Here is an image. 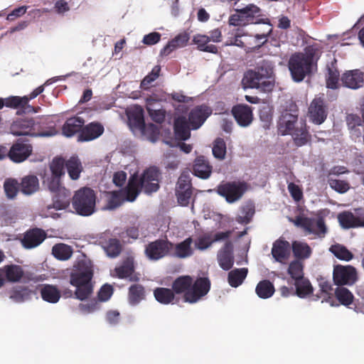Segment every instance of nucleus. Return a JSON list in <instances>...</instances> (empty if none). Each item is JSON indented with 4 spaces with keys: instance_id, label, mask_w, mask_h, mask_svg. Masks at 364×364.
<instances>
[{
    "instance_id": "f257e3e1",
    "label": "nucleus",
    "mask_w": 364,
    "mask_h": 364,
    "mask_svg": "<svg viewBox=\"0 0 364 364\" xmlns=\"http://www.w3.org/2000/svg\"><path fill=\"white\" fill-rule=\"evenodd\" d=\"M211 282L208 277H198L195 281L189 275L180 276L172 283L171 289L157 287L154 290L156 300L161 304L173 303L176 294H183V300L196 304L208 294Z\"/></svg>"
},
{
    "instance_id": "f03ea898",
    "label": "nucleus",
    "mask_w": 364,
    "mask_h": 364,
    "mask_svg": "<svg viewBox=\"0 0 364 364\" xmlns=\"http://www.w3.org/2000/svg\"><path fill=\"white\" fill-rule=\"evenodd\" d=\"M272 73L273 68L271 63L263 60L255 70L245 72L242 83L247 88H255L264 92H270L274 85Z\"/></svg>"
},
{
    "instance_id": "7ed1b4c3",
    "label": "nucleus",
    "mask_w": 364,
    "mask_h": 364,
    "mask_svg": "<svg viewBox=\"0 0 364 364\" xmlns=\"http://www.w3.org/2000/svg\"><path fill=\"white\" fill-rule=\"evenodd\" d=\"M316 49L307 47L304 53H295L291 55L288 62V68L294 82H299L311 75L316 63H314Z\"/></svg>"
},
{
    "instance_id": "20e7f679",
    "label": "nucleus",
    "mask_w": 364,
    "mask_h": 364,
    "mask_svg": "<svg viewBox=\"0 0 364 364\" xmlns=\"http://www.w3.org/2000/svg\"><path fill=\"white\" fill-rule=\"evenodd\" d=\"M46 118L33 119L19 118L14 120L10 126V132L14 136H51L56 132L54 127L46 129Z\"/></svg>"
},
{
    "instance_id": "39448f33",
    "label": "nucleus",
    "mask_w": 364,
    "mask_h": 364,
    "mask_svg": "<svg viewBox=\"0 0 364 364\" xmlns=\"http://www.w3.org/2000/svg\"><path fill=\"white\" fill-rule=\"evenodd\" d=\"M279 132L282 135H291L295 145L302 146L306 144L311 140L306 120L301 119L299 121L285 120L279 119L277 122Z\"/></svg>"
},
{
    "instance_id": "423d86ee",
    "label": "nucleus",
    "mask_w": 364,
    "mask_h": 364,
    "mask_svg": "<svg viewBox=\"0 0 364 364\" xmlns=\"http://www.w3.org/2000/svg\"><path fill=\"white\" fill-rule=\"evenodd\" d=\"M97 195L93 189L82 187L72 197V205L75 213L81 216H90L96 211Z\"/></svg>"
},
{
    "instance_id": "0eeeda50",
    "label": "nucleus",
    "mask_w": 364,
    "mask_h": 364,
    "mask_svg": "<svg viewBox=\"0 0 364 364\" xmlns=\"http://www.w3.org/2000/svg\"><path fill=\"white\" fill-rule=\"evenodd\" d=\"M92 276V270L89 267H84L71 273L70 283L76 287L75 294L77 299L82 301L91 295L92 293L91 283Z\"/></svg>"
},
{
    "instance_id": "6e6552de",
    "label": "nucleus",
    "mask_w": 364,
    "mask_h": 364,
    "mask_svg": "<svg viewBox=\"0 0 364 364\" xmlns=\"http://www.w3.org/2000/svg\"><path fill=\"white\" fill-rule=\"evenodd\" d=\"M260 9L255 4H249L241 9H236V13L230 16L228 23L233 26H244L250 23H266L259 18Z\"/></svg>"
},
{
    "instance_id": "1a4fd4ad",
    "label": "nucleus",
    "mask_w": 364,
    "mask_h": 364,
    "mask_svg": "<svg viewBox=\"0 0 364 364\" xmlns=\"http://www.w3.org/2000/svg\"><path fill=\"white\" fill-rule=\"evenodd\" d=\"M248 188L245 181L223 182L217 186L216 192L229 203L239 200Z\"/></svg>"
},
{
    "instance_id": "9d476101",
    "label": "nucleus",
    "mask_w": 364,
    "mask_h": 364,
    "mask_svg": "<svg viewBox=\"0 0 364 364\" xmlns=\"http://www.w3.org/2000/svg\"><path fill=\"white\" fill-rule=\"evenodd\" d=\"M296 227L301 228L309 234H314L319 237H323L327 232L324 219L322 218H311L297 215L294 219H290Z\"/></svg>"
},
{
    "instance_id": "9b49d317",
    "label": "nucleus",
    "mask_w": 364,
    "mask_h": 364,
    "mask_svg": "<svg viewBox=\"0 0 364 364\" xmlns=\"http://www.w3.org/2000/svg\"><path fill=\"white\" fill-rule=\"evenodd\" d=\"M173 250V243L166 237L149 242L144 248V255L151 261H158L168 255Z\"/></svg>"
},
{
    "instance_id": "f8f14e48",
    "label": "nucleus",
    "mask_w": 364,
    "mask_h": 364,
    "mask_svg": "<svg viewBox=\"0 0 364 364\" xmlns=\"http://www.w3.org/2000/svg\"><path fill=\"white\" fill-rule=\"evenodd\" d=\"M44 90L43 85H41L36 88L29 95L23 97L19 96H10L4 98L5 107L11 109L21 108L25 112H37L40 107H34L28 105L30 100L36 98L38 95L41 94Z\"/></svg>"
},
{
    "instance_id": "ddd939ff",
    "label": "nucleus",
    "mask_w": 364,
    "mask_h": 364,
    "mask_svg": "<svg viewBox=\"0 0 364 364\" xmlns=\"http://www.w3.org/2000/svg\"><path fill=\"white\" fill-rule=\"evenodd\" d=\"M358 279L357 271L351 265H335L333 271V280L336 285H352Z\"/></svg>"
},
{
    "instance_id": "4468645a",
    "label": "nucleus",
    "mask_w": 364,
    "mask_h": 364,
    "mask_svg": "<svg viewBox=\"0 0 364 364\" xmlns=\"http://www.w3.org/2000/svg\"><path fill=\"white\" fill-rule=\"evenodd\" d=\"M160 172L156 167L146 169L139 177L143 191L146 193L156 192L159 188Z\"/></svg>"
},
{
    "instance_id": "2eb2a0df",
    "label": "nucleus",
    "mask_w": 364,
    "mask_h": 364,
    "mask_svg": "<svg viewBox=\"0 0 364 364\" xmlns=\"http://www.w3.org/2000/svg\"><path fill=\"white\" fill-rule=\"evenodd\" d=\"M31 144L17 140L9 149V159L14 163H21L26 161L32 154Z\"/></svg>"
},
{
    "instance_id": "dca6fc26",
    "label": "nucleus",
    "mask_w": 364,
    "mask_h": 364,
    "mask_svg": "<svg viewBox=\"0 0 364 364\" xmlns=\"http://www.w3.org/2000/svg\"><path fill=\"white\" fill-rule=\"evenodd\" d=\"M327 114V107L323 99H314L309 107V117L311 121L316 124H321L326 120Z\"/></svg>"
},
{
    "instance_id": "f3484780",
    "label": "nucleus",
    "mask_w": 364,
    "mask_h": 364,
    "mask_svg": "<svg viewBox=\"0 0 364 364\" xmlns=\"http://www.w3.org/2000/svg\"><path fill=\"white\" fill-rule=\"evenodd\" d=\"M46 238V232L42 229L35 228L26 231L21 239V244L26 249H32L40 245Z\"/></svg>"
},
{
    "instance_id": "a211bd4d",
    "label": "nucleus",
    "mask_w": 364,
    "mask_h": 364,
    "mask_svg": "<svg viewBox=\"0 0 364 364\" xmlns=\"http://www.w3.org/2000/svg\"><path fill=\"white\" fill-rule=\"evenodd\" d=\"M232 114L240 127H248L253 120L252 108L247 105H235L232 109Z\"/></svg>"
},
{
    "instance_id": "6ab92c4d",
    "label": "nucleus",
    "mask_w": 364,
    "mask_h": 364,
    "mask_svg": "<svg viewBox=\"0 0 364 364\" xmlns=\"http://www.w3.org/2000/svg\"><path fill=\"white\" fill-rule=\"evenodd\" d=\"M52 205L46 206L48 211L51 208L57 210H65L69 207L70 201H72L71 193L70 190L66 188L60 189L59 191L53 193L52 196Z\"/></svg>"
},
{
    "instance_id": "aec40b11",
    "label": "nucleus",
    "mask_w": 364,
    "mask_h": 364,
    "mask_svg": "<svg viewBox=\"0 0 364 364\" xmlns=\"http://www.w3.org/2000/svg\"><path fill=\"white\" fill-rule=\"evenodd\" d=\"M233 248L232 242L228 240L218 251V262L223 270H230L234 264Z\"/></svg>"
},
{
    "instance_id": "412c9836",
    "label": "nucleus",
    "mask_w": 364,
    "mask_h": 364,
    "mask_svg": "<svg viewBox=\"0 0 364 364\" xmlns=\"http://www.w3.org/2000/svg\"><path fill=\"white\" fill-rule=\"evenodd\" d=\"M104 127L97 122H90L83 126V129L77 136L79 141H89L100 136L104 132Z\"/></svg>"
},
{
    "instance_id": "4be33fe9",
    "label": "nucleus",
    "mask_w": 364,
    "mask_h": 364,
    "mask_svg": "<svg viewBox=\"0 0 364 364\" xmlns=\"http://www.w3.org/2000/svg\"><path fill=\"white\" fill-rule=\"evenodd\" d=\"M207 106L200 105L193 108L188 114V122L193 129H198L210 114Z\"/></svg>"
},
{
    "instance_id": "5701e85b",
    "label": "nucleus",
    "mask_w": 364,
    "mask_h": 364,
    "mask_svg": "<svg viewBox=\"0 0 364 364\" xmlns=\"http://www.w3.org/2000/svg\"><path fill=\"white\" fill-rule=\"evenodd\" d=\"M213 171V166L204 156L196 158L193 166V174L202 179H208Z\"/></svg>"
},
{
    "instance_id": "b1692460",
    "label": "nucleus",
    "mask_w": 364,
    "mask_h": 364,
    "mask_svg": "<svg viewBox=\"0 0 364 364\" xmlns=\"http://www.w3.org/2000/svg\"><path fill=\"white\" fill-rule=\"evenodd\" d=\"M271 252L277 262L285 263L290 255V245L286 240L278 239L274 242Z\"/></svg>"
},
{
    "instance_id": "393cba45",
    "label": "nucleus",
    "mask_w": 364,
    "mask_h": 364,
    "mask_svg": "<svg viewBox=\"0 0 364 364\" xmlns=\"http://www.w3.org/2000/svg\"><path fill=\"white\" fill-rule=\"evenodd\" d=\"M364 74L356 69L344 73L341 81L344 86L350 89H358L363 86Z\"/></svg>"
},
{
    "instance_id": "a878e982",
    "label": "nucleus",
    "mask_w": 364,
    "mask_h": 364,
    "mask_svg": "<svg viewBox=\"0 0 364 364\" xmlns=\"http://www.w3.org/2000/svg\"><path fill=\"white\" fill-rule=\"evenodd\" d=\"M0 270L3 272L6 281L8 282H20L23 278V269L18 264H6L1 267Z\"/></svg>"
},
{
    "instance_id": "bb28decb",
    "label": "nucleus",
    "mask_w": 364,
    "mask_h": 364,
    "mask_svg": "<svg viewBox=\"0 0 364 364\" xmlns=\"http://www.w3.org/2000/svg\"><path fill=\"white\" fill-rule=\"evenodd\" d=\"M84 124L85 119L82 117H70L65 121L62 127L63 134L68 137H71L77 133L80 134Z\"/></svg>"
},
{
    "instance_id": "cd10ccee",
    "label": "nucleus",
    "mask_w": 364,
    "mask_h": 364,
    "mask_svg": "<svg viewBox=\"0 0 364 364\" xmlns=\"http://www.w3.org/2000/svg\"><path fill=\"white\" fill-rule=\"evenodd\" d=\"M114 272L116 276L119 279L129 277L130 281L136 282L139 280L138 277H132V274L134 272V263L132 257H127L120 266L115 267Z\"/></svg>"
},
{
    "instance_id": "c85d7f7f",
    "label": "nucleus",
    "mask_w": 364,
    "mask_h": 364,
    "mask_svg": "<svg viewBox=\"0 0 364 364\" xmlns=\"http://www.w3.org/2000/svg\"><path fill=\"white\" fill-rule=\"evenodd\" d=\"M141 191L143 188L139 176L134 174L129 178L127 186L122 192L127 200L133 202Z\"/></svg>"
},
{
    "instance_id": "c756f323",
    "label": "nucleus",
    "mask_w": 364,
    "mask_h": 364,
    "mask_svg": "<svg viewBox=\"0 0 364 364\" xmlns=\"http://www.w3.org/2000/svg\"><path fill=\"white\" fill-rule=\"evenodd\" d=\"M40 294L42 299L50 304H56L61 297V291L55 285L45 284L41 286Z\"/></svg>"
},
{
    "instance_id": "7c9ffc66",
    "label": "nucleus",
    "mask_w": 364,
    "mask_h": 364,
    "mask_svg": "<svg viewBox=\"0 0 364 364\" xmlns=\"http://www.w3.org/2000/svg\"><path fill=\"white\" fill-rule=\"evenodd\" d=\"M189 122L185 117H178L174 120L173 129L178 139L185 141L190 138L191 131Z\"/></svg>"
},
{
    "instance_id": "2f4dec72",
    "label": "nucleus",
    "mask_w": 364,
    "mask_h": 364,
    "mask_svg": "<svg viewBox=\"0 0 364 364\" xmlns=\"http://www.w3.org/2000/svg\"><path fill=\"white\" fill-rule=\"evenodd\" d=\"M20 192L26 196H30L39 190V181L35 175L25 176L21 179Z\"/></svg>"
},
{
    "instance_id": "473e14b6",
    "label": "nucleus",
    "mask_w": 364,
    "mask_h": 364,
    "mask_svg": "<svg viewBox=\"0 0 364 364\" xmlns=\"http://www.w3.org/2000/svg\"><path fill=\"white\" fill-rule=\"evenodd\" d=\"M189 39L190 37L187 33H179L171 41H168L166 46L161 50V55L164 56L168 55L176 48L186 46Z\"/></svg>"
},
{
    "instance_id": "72a5a7b5",
    "label": "nucleus",
    "mask_w": 364,
    "mask_h": 364,
    "mask_svg": "<svg viewBox=\"0 0 364 364\" xmlns=\"http://www.w3.org/2000/svg\"><path fill=\"white\" fill-rule=\"evenodd\" d=\"M146 291L141 284H132L128 289V301L132 306L138 305L146 299Z\"/></svg>"
},
{
    "instance_id": "f704fd0d",
    "label": "nucleus",
    "mask_w": 364,
    "mask_h": 364,
    "mask_svg": "<svg viewBox=\"0 0 364 364\" xmlns=\"http://www.w3.org/2000/svg\"><path fill=\"white\" fill-rule=\"evenodd\" d=\"M192 243V237H188L176 245L173 244L174 252L171 255L180 259L187 258L192 256L193 254V250L191 247Z\"/></svg>"
},
{
    "instance_id": "c9c22d12",
    "label": "nucleus",
    "mask_w": 364,
    "mask_h": 364,
    "mask_svg": "<svg viewBox=\"0 0 364 364\" xmlns=\"http://www.w3.org/2000/svg\"><path fill=\"white\" fill-rule=\"evenodd\" d=\"M65 167L67 169L69 177L72 180H77L83 170L82 163L77 156H71L67 161L65 160Z\"/></svg>"
},
{
    "instance_id": "e433bc0d",
    "label": "nucleus",
    "mask_w": 364,
    "mask_h": 364,
    "mask_svg": "<svg viewBox=\"0 0 364 364\" xmlns=\"http://www.w3.org/2000/svg\"><path fill=\"white\" fill-rule=\"evenodd\" d=\"M248 274V269L246 267L235 268L230 270L228 274V282L230 287L237 288L240 286Z\"/></svg>"
},
{
    "instance_id": "4c0bfd02",
    "label": "nucleus",
    "mask_w": 364,
    "mask_h": 364,
    "mask_svg": "<svg viewBox=\"0 0 364 364\" xmlns=\"http://www.w3.org/2000/svg\"><path fill=\"white\" fill-rule=\"evenodd\" d=\"M33 291L27 287H17L9 292V298L16 303H22L31 299Z\"/></svg>"
},
{
    "instance_id": "58836bf2",
    "label": "nucleus",
    "mask_w": 364,
    "mask_h": 364,
    "mask_svg": "<svg viewBox=\"0 0 364 364\" xmlns=\"http://www.w3.org/2000/svg\"><path fill=\"white\" fill-rule=\"evenodd\" d=\"M318 287L320 288V294L316 295V300L322 299L323 301H328L333 297V285L331 281L321 277L318 279Z\"/></svg>"
},
{
    "instance_id": "ea45409f",
    "label": "nucleus",
    "mask_w": 364,
    "mask_h": 364,
    "mask_svg": "<svg viewBox=\"0 0 364 364\" xmlns=\"http://www.w3.org/2000/svg\"><path fill=\"white\" fill-rule=\"evenodd\" d=\"M194 43L198 46V50L203 52H208L211 53H217L218 48L216 46L213 44H208L210 37L205 35H197L194 36Z\"/></svg>"
},
{
    "instance_id": "a19ab883",
    "label": "nucleus",
    "mask_w": 364,
    "mask_h": 364,
    "mask_svg": "<svg viewBox=\"0 0 364 364\" xmlns=\"http://www.w3.org/2000/svg\"><path fill=\"white\" fill-rule=\"evenodd\" d=\"M53 255L59 260H67L73 255V249L70 246L58 243L52 247Z\"/></svg>"
},
{
    "instance_id": "79ce46f5",
    "label": "nucleus",
    "mask_w": 364,
    "mask_h": 364,
    "mask_svg": "<svg viewBox=\"0 0 364 364\" xmlns=\"http://www.w3.org/2000/svg\"><path fill=\"white\" fill-rule=\"evenodd\" d=\"M334 294L338 301L343 306H348L353 302V294L343 286H338L336 288Z\"/></svg>"
},
{
    "instance_id": "37998d69",
    "label": "nucleus",
    "mask_w": 364,
    "mask_h": 364,
    "mask_svg": "<svg viewBox=\"0 0 364 364\" xmlns=\"http://www.w3.org/2000/svg\"><path fill=\"white\" fill-rule=\"evenodd\" d=\"M292 251L295 257L307 259L311 255V249L306 242L295 241L292 243Z\"/></svg>"
},
{
    "instance_id": "c03bdc74",
    "label": "nucleus",
    "mask_w": 364,
    "mask_h": 364,
    "mask_svg": "<svg viewBox=\"0 0 364 364\" xmlns=\"http://www.w3.org/2000/svg\"><path fill=\"white\" fill-rule=\"evenodd\" d=\"M255 291L259 298L268 299L273 295L274 287L269 280H262L257 284Z\"/></svg>"
},
{
    "instance_id": "a18cd8bd",
    "label": "nucleus",
    "mask_w": 364,
    "mask_h": 364,
    "mask_svg": "<svg viewBox=\"0 0 364 364\" xmlns=\"http://www.w3.org/2000/svg\"><path fill=\"white\" fill-rule=\"evenodd\" d=\"M296 294L300 298H304L313 293V287L309 279L301 278L294 282Z\"/></svg>"
},
{
    "instance_id": "49530a36",
    "label": "nucleus",
    "mask_w": 364,
    "mask_h": 364,
    "mask_svg": "<svg viewBox=\"0 0 364 364\" xmlns=\"http://www.w3.org/2000/svg\"><path fill=\"white\" fill-rule=\"evenodd\" d=\"M329 251L341 260L348 262L353 258V253L346 247L340 244L332 245L329 248Z\"/></svg>"
},
{
    "instance_id": "de8ad7c7",
    "label": "nucleus",
    "mask_w": 364,
    "mask_h": 364,
    "mask_svg": "<svg viewBox=\"0 0 364 364\" xmlns=\"http://www.w3.org/2000/svg\"><path fill=\"white\" fill-rule=\"evenodd\" d=\"M336 60L332 63L331 66L328 67V76L326 77V87L331 89L338 88L340 73L337 69Z\"/></svg>"
},
{
    "instance_id": "09e8293b",
    "label": "nucleus",
    "mask_w": 364,
    "mask_h": 364,
    "mask_svg": "<svg viewBox=\"0 0 364 364\" xmlns=\"http://www.w3.org/2000/svg\"><path fill=\"white\" fill-rule=\"evenodd\" d=\"M161 70V65H155L151 71L141 80L140 88L144 90H149L152 86V83L159 77Z\"/></svg>"
},
{
    "instance_id": "8fccbe9b",
    "label": "nucleus",
    "mask_w": 364,
    "mask_h": 364,
    "mask_svg": "<svg viewBox=\"0 0 364 364\" xmlns=\"http://www.w3.org/2000/svg\"><path fill=\"white\" fill-rule=\"evenodd\" d=\"M340 225L345 229L358 228L357 219L351 212L344 211L338 215Z\"/></svg>"
},
{
    "instance_id": "3c124183",
    "label": "nucleus",
    "mask_w": 364,
    "mask_h": 364,
    "mask_svg": "<svg viewBox=\"0 0 364 364\" xmlns=\"http://www.w3.org/2000/svg\"><path fill=\"white\" fill-rule=\"evenodd\" d=\"M122 191H112L108 193L107 207L108 209H114L120 206L125 197Z\"/></svg>"
},
{
    "instance_id": "603ef678",
    "label": "nucleus",
    "mask_w": 364,
    "mask_h": 364,
    "mask_svg": "<svg viewBox=\"0 0 364 364\" xmlns=\"http://www.w3.org/2000/svg\"><path fill=\"white\" fill-rule=\"evenodd\" d=\"M4 188L8 198H14L20 191V185L15 178H8L4 183Z\"/></svg>"
},
{
    "instance_id": "864d4df0",
    "label": "nucleus",
    "mask_w": 364,
    "mask_h": 364,
    "mask_svg": "<svg viewBox=\"0 0 364 364\" xmlns=\"http://www.w3.org/2000/svg\"><path fill=\"white\" fill-rule=\"evenodd\" d=\"M213 155L219 161L225 159L227 149L226 144L223 139L217 138L213 144Z\"/></svg>"
},
{
    "instance_id": "5fc2aeb1",
    "label": "nucleus",
    "mask_w": 364,
    "mask_h": 364,
    "mask_svg": "<svg viewBox=\"0 0 364 364\" xmlns=\"http://www.w3.org/2000/svg\"><path fill=\"white\" fill-rule=\"evenodd\" d=\"M288 274L294 280L304 278V265L298 260L292 261L288 268Z\"/></svg>"
},
{
    "instance_id": "6e6d98bb",
    "label": "nucleus",
    "mask_w": 364,
    "mask_h": 364,
    "mask_svg": "<svg viewBox=\"0 0 364 364\" xmlns=\"http://www.w3.org/2000/svg\"><path fill=\"white\" fill-rule=\"evenodd\" d=\"M65 159L62 157H55L50 164V169L52 176L61 177L64 176Z\"/></svg>"
},
{
    "instance_id": "4d7b16f0",
    "label": "nucleus",
    "mask_w": 364,
    "mask_h": 364,
    "mask_svg": "<svg viewBox=\"0 0 364 364\" xmlns=\"http://www.w3.org/2000/svg\"><path fill=\"white\" fill-rule=\"evenodd\" d=\"M122 245L118 239L113 238L109 240L107 245L105 247V250L110 257H117L122 252Z\"/></svg>"
},
{
    "instance_id": "13d9d810",
    "label": "nucleus",
    "mask_w": 364,
    "mask_h": 364,
    "mask_svg": "<svg viewBox=\"0 0 364 364\" xmlns=\"http://www.w3.org/2000/svg\"><path fill=\"white\" fill-rule=\"evenodd\" d=\"M129 119L132 120L137 128L142 129L146 124L144 118V110L141 107H136L129 114Z\"/></svg>"
},
{
    "instance_id": "bf43d9fd",
    "label": "nucleus",
    "mask_w": 364,
    "mask_h": 364,
    "mask_svg": "<svg viewBox=\"0 0 364 364\" xmlns=\"http://www.w3.org/2000/svg\"><path fill=\"white\" fill-rule=\"evenodd\" d=\"M241 212L242 215L236 218V221L240 224H248L255 214V207L247 205L242 208Z\"/></svg>"
},
{
    "instance_id": "052dcab7",
    "label": "nucleus",
    "mask_w": 364,
    "mask_h": 364,
    "mask_svg": "<svg viewBox=\"0 0 364 364\" xmlns=\"http://www.w3.org/2000/svg\"><path fill=\"white\" fill-rule=\"evenodd\" d=\"M192 183L190 174L188 171H183L180 175L176 187V191L192 190Z\"/></svg>"
},
{
    "instance_id": "680f3d73",
    "label": "nucleus",
    "mask_w": 364,
    "mask_h": 364,
    "mask_svg": "<svg viewBox=\"0 0 364 364\" xmlns=\"http://www.w3.org/2000/svg\"><path fill=\"white\" fill-rule=\"evenodd\" d=\"M60 178L55 176L50 175V176L46 177L43 180V184L47 188L53 193L59 191L61 188H65L61 186Z\"/></svg>"
},
{
    "instance_id": "e2e57ef3",
    "label": "nucleus",
    "mask_w": 364,
    "mask_h": 364,
    "mask_svg": "<svg viewBox=\"0 0 364 364\" xmlns=\"http://www.w3.org/2000/svg\"><path fill=\"white\" fill-rule=\"evenodd\" d=\"M299 109L297 105L291 102L289 104V109H284L279 117V119H284L285 120H292L294 122L299 121L298 119Z\"/></svg>"
},
{
    "instance_id": "0e129e2a",
    "label": "nucleus",
    "mask_w": 364,
    "mask_h": 364,
    "mask_svg": "<svg viewBox=\"0 0 364 364\" xmlns=\"http://www.w3.org/2000/svg\"><path fill=\"white\" fill-rule=\"evenodd\" d=\"M328 182L331 188L340 193H344L350 189V184L346 181L328 178Z\"/></svg>"
},
{
    "instance_id": "69168bd1",
    "label": "nucleus",
    "mask_w": 364,
    "mask_h": 364,
    "mask_svg": "<svg viewBox=\"0 0 364 364\" xmlns=\"http://www.w3.org/2000/svg\"><path fill=\"white\" fill-rule=\"evenodd\" d=\"M0 219L2 225H9L15 222L16 217L11 210L1 207L0 208Z\"/></svg>"
},
{
    "instance_id": "338daca9",
    "label": "nucleus",
    "mask_w": 364,
    "mask_h": 364,
    "mask_svg": "<svg viewBox=\"0 0 364 364\" xmlns=\"http://www.w3.org/2000/svg\"><path fill=\"white\" fill-rule=\"evenodd\" d=\"M213 243L209 235H203L195 241V247L199 250H205Z\"/></svg>"
},
{
    "instance_id": "774afa93",
    "label": "nucleus",
    "mask_w": 364,
    "mask_h": 364,
    "mask_svg": "<svg viewBox=\"0 0 364 364\" xmlns=\"http://www.w3.org/2000/svg\"><path fill=\"white\" fill-rule=\"evenodd\" d=\"M193 194L192 190H183V191H176V196L177 197V200L178 203L181 205L186 206L189 204L190 199Z\"/></svg>"
}]
</instances>
